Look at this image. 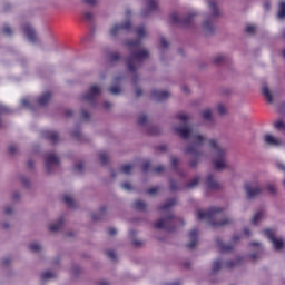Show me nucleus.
I'll return each instance as SVG.
<instances>
[{"instance_id":"1","label":"nucleus","mask_w":285,"mask_h":285,"mask_svg":"<svg viewBox=\"0 0 285 285\" xmlns=\"http://www.w3.org/2000/svg\"><path fill=\"white\" fill-rule=\"evenodd\" d=\"M177 119L184 124L183 127L176 128V132L179 134V136L183 139H189L190 145L187 148V153L193 155L194 157H200L202 156V146L203 144H206V137L199 135L197 131H194L193 128L187 127L186 124H188V115L186 114H178Z\"/></svg>"},{"instance_id":"2","label":"nucleus","mask_w":285,"mask_h":285,"mask_svg":"<svg viewBox=\"0 0 285 285\" xmlns=\"http://www.w3.org/2000/svg\"><path fill=\"white\" fill-rule=\"evenodd\" d=\"M127 48L131 52L130 58L127 60V68L130 72H135V70H137L141 65V61H144V59H148L149 53L147 50L141 48V42L139 40L128 42Z\"/></svg>"},{"instance_id":"3","label":"nucleus","mask_w":285,"mask_h":285,"mask_svg":"<svg viewBox=\"0 0 285 285\" xmlns=\"http://www.w3.org/2000/svg\"><path fill=\"white\" fill-rule=\"evenodd\" d=\"M209 148H212L213 155L214 157H216L214 159V168L216 170H224V168L227 167L225 157L226 151L222 149V147L219 146V144H217V140L215 139L209 140Z\"/></svg>"},{"instance_id":"4","label":"nucleus","mask_w":285,"mask_h":285,"mask_svg":"<svg viewBox=\"0 0 285 285\" xmlns=\"http://www.w3.org/2000/svg\"><path fill=\"white\" fill-rule=\"evenodd\" d=\"M219 208L213 207L209 212L198 210L197 217L198 219H208L209 224L212 226H226L227 224H230V219L226 218L223 222H213V219H220L222 215H219Z\"/></svg>"},{"instance_id":"5","label":"nucleus","mask_w":285,"mask_h":285,"mask_svg":"<svg viewBox=\"0 0 285 285\" xmlns=\"http://www.w3.org/2000/svg\"><path fill=\"white\" fill-rule=\"evenodd\" d=\"M266 237L272 242L275 250H283L284 249V239L279 237H275V230L273 229H265L264 230Z\"/></svg>"},{"instance_id":"6","label":"nucleus","mask_w":285,"mask_h":285,"mask_svg":"<svg viewBox=\"0 0 285 285\" xmlns=\"http://www.w3.org/2000/svg\"><path fill=\"white\" fill-rule=\"evenodd\" d=\"M264 189L254 183H247L245 185V193L248 199H253V197H257V195H262Z\"/></svg>"},{"instance_id":"7","label":"nucleus","mask_w":285,"mask_h":285,"mask_svg":"<svg viewBox=\"0 0 285 285\" xmlns=\"http://www.w3.org/2000/svg\"><path fill=\"white\" fill-rule=\"evenodd\" d=\"M264 141L267 146H274V147L282 146L284 144V141L281 138L275 137L271 134L264 135Z\"/></svg>"},{"instance_id":"8","label":"nucleus","mask_w":285,"mask_h":285,"mask_svg":"<svg viewBox=\"0 0 285 285\" xmlns=\"http://www.w3.org/2000/svg\"><path fill=\"white\" fill-rule=\"evenodd\" d=\"M99 95H101V88L95 85L89 89V92L83 96V99L85 101H92L96 97H99Z\"/></svg>"},{"instance_id":"9","label":"nucleus","mask_w":285,"mask_h":285,"mask_svg":"<svg viewBox=\"0 0 285 285\" xmlns=\"http://www.w3.org/2000/svg\"><path fill=\"white\" fill-rule=\"evenodd\" d=\"M121 30H130V22H126L122 26L115 24L109 30V35H110V37H117V35H119V32H121Z\"/></svg>"},{"instance_id":"10","label":"nucleus","mask_w":285,"mask_h":285,"mask_svg":"<svg viewBox=\"0 0 285 285\" xmlns=\"http://www.w3.org/2000/svg\"><path fill=\"white\" fill-rule=\"evenodd\" d=\"M151 97L155 101H164V99H168V97H170V94L168 91L154 90L151 92Z\"/></svg>"},{"instance_id":"11","label":"nucleus","mask_w":285,"mask_h":285,"mask_svg":"<svg viewBox=\"0 0 285 285\" xmlns=\"http://www.w3.org/2000/svg\"><path fill=\"white\" fill-rule=\"evenodd\" d=\"M59 164V158L55 154H49L46 157V167L50 170L51 166H57Z\"/></svg>"},{"instance_id":"12","label":"nucleus","mask_w":285,"mask_h":285,"mask_svg":"<svg viewBox=\"0 0 285 285\" xmlns=\"http://www.w3.org/2000/svg\"><path fill=\"white\" fill-rule=\"evenodd\" d=\"M199 235V232H197L196 229H193L189 233V239L190 243L188 244V248H195V246H197V237Z\"/></svg>"},{"instance_id":"13","label":"nucleus","mask_w":285,"mask_h":285,"mask_svg":"<svg viewBox=\"0 0 285 285\" xmlns=\"http://www.w3.org/2000/svg\"><path fill=\"white\" fill-rule=\"evenodd\" d=\"M24 35L29 39V41H37V33L35 32V29H32L30 26L24 27Z\"/></svg>"},{"instance_id":"14","label":"nucleus","mask_w":285,"mask_h":285,"mask_svg":"<svg viewBox=\"0 0 285 285\" xmlns=\"http://www.w3.org/2000/svg\"><path fill=\"white\" fill-rule=\"evenodd\" d=\"M50 97H52V95L50 94V91L45 92L42 96H40L38 98V104L39 106H46V104H48V101H50Z\"/></svg>"},{"instance_id":"15","label":"nucleus","mask_w":285,"mask_h":285,"mask_svg":"<svg viewBox=\"0 0 285 285\" xmlns=\"http://www.w3.org/2000/svg\"><path fill=\"white\" fill-rule=\"evenodd\" d=\"M262 92L265 99L268 101V104H273V94H271V89H268V86L264 85L262 87Z\"/></svg>"},{"instance_id":"16","label":"nucleus","mask_w":285,"mask_h":285,"mask_svg":"<svg viewBox=\"0 0 285 285\" xmlns=\"http://www.w3.org/2000/svg\"><path fill=\"white\" fill-rule=\"evenodd\" d=\"M264 217H266V214L264 212H258L254 215L253 219H252V224H258L262 222V219H264Z\"/></svg>"},{"instance_id":"17","label":"nucleus","mask_w":285,"mask_h":285,"mask_svg":"<svg viewBox=\"0 0 285 285\" xmlns=\"http://www.w3.org/2000/svg\"><path fill=\"white\" fill-rule=\"evenodd\" d=\"M146 8L148 12H153L157 10V0H147Z\"/></svg>"},{"instance_id":"18","label":"nucleus","mask_w":285,"mask_h":285,"mask_svg":"<svg viewBox=\"0 0 285 285\" xmlns=\"http://www.w3.org/2000/svg\"><path fill=\"white\" fill-rule=\"evenodd\" d=\"M203 30L204 32H206V35H208L209 32H213V30H215V26H213V22L206 21L203 23Z\"/></svg>"},{"instance_id":"19","label":"nucleus","mask_w":285,"mask_h":285,"mask_svg":"<svg viewBox=\"0 0 285 285\" xmlns=\"http://www.w3.org/2000/svg\"><path fill=\"white\" fill-rule=\"evenodd\" d=\"M209 9L212 11V14L214 17H217L219 14V12H217V2L215 0H212L208 2Z\"/></svg>"},{"instance_id":"20","label":"nucleus","mask_w":285,"mask_h":285,"mask_svg":"<svg viewBox=\"0 0 285 285\" xmlns=\"http://www.w3.org/2000/svg\"><path fill=\"white\" fill-rule=\"evenodd\" d=\"M63 222L58 220L57 223H52L49 225V230H52L53 233L59 230V228H61Z\"/></svg>"},{"instance_id":"21","label":"nucleus","mask_w":285,"mask_h":285,"mask_svg":"<svg viewBox=\"0 0 285 285\" xmlns=\"http://www.w3.org/2000/svg\"><path fill=\"white\" fill-rule=\"evenodd\" d=\"M277 17H278V19H285V2L279 3Z\"/></svg>"},{"instance_id":"22","label":"nucleus","mask_w":285,"mask_h":285,"mask_svg":"<svg viewBox=\"0 0 285 285\" xmlns=\"http://www.w3.org/2000/svg\"><path fill=\"white\" fill-rule=\"evenodd\" d=\"M207 186L208 188H218L219 185L217 184V181L213 178V176H209L207 179Z\"/></svg>"},{"instance_id":"23","label":"nucleus","mask_w":285,"mask_h":285,"mask_svg":"<svg viewBox=\"0 0 285 285\" xmlns=\"http://www.w3.org/2000/svg\"><path fill=\"white\" fill-rule=\"evenodd\" d=\"M168 224V219H159L156 224H155V226H156V228H166V225Z\"/></svg>"},{"instance_id":"24","label":"nucleus","mask_w":285,"mask_h":285,"mask_svg":"<svg viewBox=\"0 0 285 285\" xmlns=\"http://www.w3.org/2000/svg\"><path fill=\"white\" fill-rule=\"evenodd\" d=\"M136 35H137V37H139V39H142V37H146V28L145 27H139L136 30Z\"/></svg>"},{"instance_id":"25","label":"nucleus","mask_w":285,"mask_h":285,"mask_svg":"<svg viewBox=\"0 0 285 285\" xmlns=\"http://www.w3.org/2000/svg\"><path fill=\"white\" fill-rule=\"evenodd\" d=\"M121 171L125 175H130V173H132V165H125L121 167Z\"/></svg>"},{"instance_id":"26","label":"nucleus","mask_w":285,"mask_h":285,"mask_svg":"<svg viewBox=\"0 0 285 285\" xmlns=\"http://www.w3.org/2000/svg\"><path fill=\"white\" fill-rule=\"evenodd\" d=\"M274 126H275V128L277 130H285V122H284V120L276 121Z\"/></svg>"},{"instance_id":"27","label":"nucleus","mask_w":285,"mask_h":285,"mask_svg":"<svg viewBox=\"0 0 285 285\" xmlns=\"http://www.w3.org/2000/svg\"><path fill=\"white\" fill-rule=\"evenodd\" d=\"M30 250H32L33 253H38V250H41V245H39V243H32L30 245Z\"/></svg>"},{"instance_id":"28","label":"nucleus","mask_w":285,"mask_h":285,"mask_svg":"<svg viewBox=\"0 0 285 285\" xmlns=\"http://www.w3.org/2000/svg\"><path fill=\"white\" fill-rule=\"evenodd\" d=\"M135 207L137 208V210H144V208H146V203H144L141 200H137L135 203Z\"/></svg>"},{"instance_id":"29","label":"nucleus","mask_w":285,"mask_h":285,"mask_svg":"<svg viewBox=\"0 0 285 285\" xmlns=\"http://www.w3.org/2000/svg\"><path fill=\"white\" fill-rule=\"evenodd\" d=\"M63 202H65V204H67V206H72V204H73L72 196L66 195L63 197Z\"/></svg>"},{"instance_id":"30","label":"nucleus","mask_w":285,"mask_h":285,"mask_svg":"<svg viewBox=\"0 0 285 285\" xmlns=\"http://www.w3.org/2000/svg\"><path fill=\"white\" fill-rule=\"evenodd\" d=\"M47 137H48L49 139H51V141H53V142H56V141H57V138H58L57 132H55V131H49V132L47 134Z\"/></svg>"},{"instance_id":"31","label":"nucleus","mask_w":285,"mask_h":285,"mask_svg":"<svg viewBox=\"0 0 285 285\" xmlns=\"http://www.w3.org/2000/svg\"><path fill=\"white\" fill-rule=\"evenodd\" d=\"M256 30H257V27L254 24H248L246 27V32H248V35H253Z\"/></svg>"},{"instance_id":"32","label":"nucleus","mask_w":285,"mask_h":285,"mask_svg":"<svg viewBox=\"0 0 285 285\" xmlns=\"http://www.w3.org/2000/svg\"><path fill=\"white\" fill-rule=\"evenodd\" d=\"M109 90L111 95H119V92H121V88L119 86H114Z\"/></svg>"},{"instance_id":"33","label":"nucleus","mask_w":285,"mask_h":285,"mask_svg":"<svg viewBox=\"0 0 285 285\" xmlns=\"http://www.w3.org/2000/svg\"><path fill=\"white\" fill-rule=\"evenodd\" d=\"M99 159H100L101 164H106L108 161V154L101 153L99 155Z\"/></svg>"},{"instance_id":"34","label":"nucleus","mask_w":285,"mask_h":285,"mask_svg":"<svg viewBox=\"0 0 285 285\" xmlns=\"http://www.w3.org/2000/svg\"><path fill=\"white\" fill-rule=\"evenodd\" d=\"M52 277H55V274H52V272H45L42 274V279H52Z\"/></svg>"},{"instance_id":"35","label":"nucleus","mask_w":285,"mask_h":285,"mask_svg":"<svg viewBox=\"0 0 285 285\" xmlns=\"http://www.w3.org/2000/svg\"><path fill=\"white\" fill-rule=\"evenodd\" d=\"M212 115L210 109H206L203 111V119H210Z\"/></svg>"},{"instance_id":"36","label":"nucleus","mask_w":285,"mask_h":285,"mask_svg":"<svg viewBox=\"0 0 285 285\" xmlns=\"http://www.w3.org/2000/svg\"><path fill=\"white\" fill-rule=\"evenodd\" d=\"M217 110H218L219 115H226V107L224 105L219 104L217 106Z\"/></svg>"},{"instance_id":"37","label":"nucleus","mask_w":285,"mask_h":285,"mask_svg":"<svg viewBox=\"0 0 285 285\" xmlns=\"http://www.w3.org/2000/svg\"><path fill=\"white\" fill-rule=\"evenodd\" d=\"M219 268H222V262H219V261L214 262L213 271L216 272V271H219Z\"/></svg>"},{"instance_id":"38","label":"nucleus","mask_w":285,"mask_h":285,"mask_svg":"<svg viewBox=\"0 0 285 285\" xmlns=\"http://www.w3.org/2000/svg\"><path fill=\"white\" fill-rule=\"evenodd\" d=\"M199 184V178H194L191 183L188 184V188H195Z\"/></svg>"},{"instance_id":"39","label":"nucleus","mask_w":285,"mask_h":285,"mask_svg":"<svg viewBox=\"0 0 285 285\" xmlns=\"http://www.w3.org/2000/svg\"><path fill=\"white\" fill-rule=\"evenodd\" d=\"M266 189H267L268 193H271L272 195L275 194V190H276L275 185H273V184H268V185L266 186Z\"/></svg>"},{"instance_id":"40","label":"nucleus","mask_w":285,"mask_h":285,"mask_svg":"<svg viewBox=\"0 0 285 285\" xmlns=\"http://www.w3.org/2000/svg\"><path fill=\"white\" fill-rule=\"evenodd\" d=\"M170 206H175V200H169V203L167 205H164L163 210L170 208Z\"/></svg>"},{"instance_id":"41","label":"nucleus","mask_w":285,"mask_h":285,"mask_svg":"<svg viewBox=\"0 0 285 285\" xmlns=\"http://www.w3.org/2000/svg\"><path fill=\"white\" fill-rule=\"evenodd\" d=\"M224 59V56L218 55L214 58L215 63H222V60Z\"/></svg>"},{"instance_id":"42","label":"nucleus","mask_w":285,"mask_h":285,"mask_svg":"<svg viewBox=\"0 0 285 285\" xmlns=\"http://www.w3.org/2000/svg\"><path fill=\"white\" fill-rule=\"evenodd\" d=\"M146 116H140L139 119H138V124H140V126H144V124H146Z\"/></svg>"},{"instance_id":"43","label":"nucleus","mask_w":285,"mask_h":285,"mask_svg":"<svg viewBox=\"0 0 285 285\" xmlns=\"http://www.w3.org/2000/svg\"><path fill=\"white\" fill-rule=\"evenodd\" d=\"M171 21H173V23H177V21H179V16L177 13H173Z\"/></svg>"},{"instance_id":"44","label":"nucleus","mask_w":285,"mask_h":285,"mask_svg":"<svg viewBox=\"0 0 285 285\" xmlns=\"http://www.w3.org/2000/svg\"><path fill=\"white\" fill-rule=\"evenodd\" d=\"M21 104H22L24 107H28V106H30V99H29V98H23V99L21 100Z\"/></svg>"},{"instance_id":"45","label":"nucleus","mask_w":285,"mask_h":285,"mask_svg":"<svg viewBox=\"0 0 285 285\" xmlns=\"http://www.w3.org/2000/svg\"><path fill=\"white\" fill-rule=\"evenodd\" d=\"M160 46H161V48H167L168 41H166V39H164V38H160Z\"/></svg>"},{"instance_id":"46","label":"nucleus","mask_w":285,"mask_h":285,"mask_svg":"<svg viewBox=\"0 0 285 285\" xmlns=\"http://www.w3.org/2000/svg\"><path fill=\"white\" fill-rule=\"evenodd\" d=\"M230 245H220V249L223 250V252H226V250H230Z\"/></svg>"},{"instance_id":"47","label":"nucleus","mask_w":285,"mask_h":285,"mask_svg":"<svg viewBox=\"0 0 285 285\" xmlns=\"http://www.w3.org/2000/svg\"><path fill=\"white\" fill-rule=\"evenodd\" d=\"M122 188H124L125 190H130V183H124V184H122Z\"/></svg>"},{"instance_id":"48","label":"nucleus","mask_w":285,"mask_h":285,"mask_svg":"<svg viewBox=\"0 0 285 285\" xmlns=\"http://www.w3.org/2000/svg\"><path fill=\"white\" fill-rule=\"evenodd\" d=\"M85 3H88L89 6H95V3H97V0H85Z\"/></svg>"},{"instance_id":"49","label":"nucleus","mask_w":285,"mask_h":285,"mask_svg":"<svg viewBox=\"0 0 285 285\" xmlns=\"http://www.w3.org/2000/svg\"><path fill=\"white\" fill-rule=\"evenodd\" d=\"M4 32H6V35H11V30H10V27H4Z\"/></svg>"},{"instance_id":"50","label":"nucleus","mask_w":285,"mask_h":285,"mask_svg":"<svg viewBox=\"0 0 285 285\" xmlns=\"http://www.w3.org/2000/svg\"><path fill=\"white\" fill-rule=\"evenodd\" d=\"M83 168V165L81 163H79L78 165H76V170H81Z\"/></svg>"},{"instance_id":"51","label":"nucleus","mask_w":285,"mask_h":285,"mask_svg":"<svg viewBox=\"0 0 285 285\" xmlns=\"http://www.w3.org/2000/svg\"><path fill=\"white\" fill-rule=\"evenodd\" d=\"M135 95L136 97H141V89H136Z\"/></svg>"},{"instance_id":"52","label":"nucleus","mask_w":285,"mask_h":285,"mask_svg":"<svg viewBox=\"0 0 285 285\" xmlns=\"http://www.w3.org/2000/svg\"><path fill=\"white\" fill-rule=\"evenodd\" d=\"M108 257H110L111 259H115V252H109Z\"/></svg>"},{"instance_id":"53","label":"nucleus","mask_w":285,"mask_h":285,"mask_svg":"<svg viewBox=\"0 0 285 285\" xmlns=\"http://www.w3.org/2000/svg\"><path fill=\"white\" fill-rule=\"evenodd\" d=\"M149 195H154V193H157V188H153L148 190Z\"/></svg>"},{"instance_id":"54","label":"nucleus","mask_w":285,"mask_h":285,"mask_svg":"<svg viewBox=\"0 0 285 285\" xmlns=\"http://www.w3.org/2000/svg\"><path fill=\"white\" fill-rule=\"evenodd\" d=\"M164 170V167L159 166L155 169L156 173H161Z\"/></svg>"},{"instance_id":"55","label":"nucleus","mask_w":285,"mask_h":285,"mask_svg":"<svg viewBox=\"0 0 285 285\" xmlns=\"http://www.w3.org/2000/svg\"><path fill=\"white\" fill-rule=\"evenodd\" d=\"M6 213H7V215H10V213H12V207L6 208Z\"/></svg>"},{"instance_id":"56","label":"nucleus","mask_w":285,"mask_h":285,"mask_svg":"<svg viewBox=\"0 0 285 285\" xmlns=\"http://www.w3.org/2000/svg\"><path fill=\"white\" fill-rule=\"evenodd\" d=\"M279 170H285V165L284 164H278Z\"/></svg>"},{"instance_id":"57","label":"nucleus","mask_w":285,"mask_h":285,"mask_svg":"<svg viewBox=\"0 0 285 285\" xmlns=\"http://www.w3.org/2000/svg\"><path fill=\"white\" fill-rule=\"evenodd\" d=\"M85 17H86L87 19H92V13L88 12V13H86Z\"/></svg>"},{"instance_id":"58","label":"nucleus","mask_w":285,"mask_h":285,"mask_svg":"<svg viewBox=\"0 0 285 285\" xmlns=\"http://www.w3.org/2000/svg\"><path fill=\"white\" fill-rule=\"evenodd\" d=\"M109 233H110V235H115V234L117 233V230H116L115 228H111V229L109 230Z\"/></svg>"},{"instance_id":"59","label":"nucleus","mask_w":285,"mask_h":285,"mask_svg":"<svg viewBox=\"0 0 285 285\" xmlns=\"http://www.w3.org/2000/svg\"><path fill=\"white\" fill-rule=\"evenodd\" d=\"M148 166H150V163H145L144 165L145 170H148Z\"/></svg>"},{"instance_id":"60","label":"nucleus","mask_w":285,"mask_h":285,"mask_svg":"<svg viewBox=\"0 0 285 285\" xmlns=\"http://www.w3.org/2000/svg\"><path fill=\"white\" fill-rule=\"evenodd\" d=\"M264 8H265V10H269V9H271V4L265 3V4H264Z\"/></svg>"},{"instance_id":"61","label":"nucleus","mask_w":285,"mask_h":285,"mask_svg":"<svg viewBox=\"0 0 285 285\" xmlns=\"http://www.w3.org/2000/svg\"><path fill=\"white\" fill-rule=\"evenodd\" d=\"M1 112H8V108L1 107Z\"/></svg>"},{"instance_id":"62","label":"nucleus","mask_w":285,"mask_h":285,"mask_svg":"<svg viewBox=\"0 0 285 285\" xmlns=\"http://www.w3.org/2000/svg\"><path fill=\"white\" fill-rule=\"evenodd\" d=\"M171 164L175 166L177 164V158H173Z\"/></svg>"},{"instance_id":"63","label":"nucleus","mask_w":285,"mask_h":285,"mask_svg":"<svg viewBox=\"0 0 285 285\" xmlns=\"http://www.w3.org/2000/svg\"><path fill=\"white\" fill-rule=\"evenodd\" d=\"M188 23H190V19H187V20L185 21V26H188Z\"/></svg>"},{"instance_id":"64","label":"nucleus","mask_w":285,"mask_h":285,"mask_svg":"<svg viewBox=\"0 0 285 285\" xmlns=\"http://www.w3.org/2000/svg\"><path fill=\"white\" fill-rule=\"evenodd\" d=\"M245 235H249L248 229H244Z\"/></svg>"}]
</instances>
